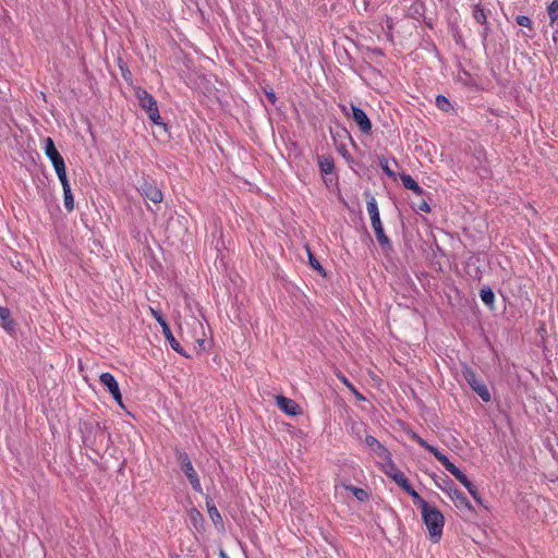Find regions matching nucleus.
I'll use <instances>...</instances> for the list:
<instances>
[{
    "label": "nucleus",
    "mask_w": 558,
    "mask_h": 558,
    "mask_svg": "<svg viewBox=\"0 0 558 558\" xmlns=\"http://www.w3.org/2000/svg\"><path fill=\"white\" fill-rule=\"evenodd\" d=\"M80 430L83 445L98 454L101 451H107L112 444L111 435L105 423L86 421L81 425Z\"/></svg>",
    "instance_id": "nucleus-1"
},
{
    "label": "nucleus",
    "mask_w": 558,
    "mask_h": 558,
    "mask_svg": "<svg viewBox=\"0 0 558 558\" xmlns=\"http://www.w3.org/2000/svg\"><path fill=\"white\" fill-rule=\"evenodd\" d=\"M366 208L371 218V223L374 229L376 240L381 248L385 256H388L393 252V245L391 240L387 236L384 230V226L380 220L379 209L375 197L369 193L365 192Z\"/></svg>",
    "instance_id": "nucleus-2"
},
{
    "label": "nucleus",
    "mask_w": 558,
    "mask_h": 558,
    "mask_svg": "<svg viewBox=\"0 0 558 558\" xmlns=\"http://www.w3.org/2000/svg\"><path fill=\"white\" fill-rule=\"evenodd\" d=\"M422 512V520L426 525L429 537L434 543H437L441 535L445 524V518L441 511L433 505L425 506Z\"/></svg>",
    "instance_id": "nucleus-3"
},
{
    "label": "nucleus",
    "mask_w": 558,
    "mask_h": 558,
    "mask_svg": "<svg viewBox=\"0 0 558 558\" xmlns=\"http://www.w3.org/2000/svg\"><path fill=\"white\" fill-rule=\"evenodd\" d=\"M135 96L138 100L140 107L147 113L148 119L155 125L162 126L165 130H167V125L161 120L157 101L154 96L143 87L135 88Z\"/></svg>",
    "instance_id": "nucleus-4"
},
{
    "label": "nucleus",
    "mask_w": 558,
    "mask_h": 558,
    "mask_svg": "<svg viewBox=\"0 0 558 558\" xmlns=\"http://www.w3.org/2000/svg\"><path fill=\"white\" fill-rule=\"evenodd\" d=\"M339 107L341 109V112L347 118L352 119L356 123V125L359 126L360 131L363 134H371L373 126L372 121L361 107L356 106L352 101L349 104V106L340 104Z\"/></svg>",
    "instance_id": "nucleus-5"
},
{
    "label": "nucleus",
    "mask_w": 558,
    "mask_h": 558,
    "mask_svg": "<svg viewBox=\"0 0 558 558\" xmlns=\"http://www.w3.org/2000/svg\"><path fill=\"white\" fill-rule=\"evenodd\" d=\"M174 454H175V459H177L178 463L180 464L181 471L184 473V475L189 480L192 488L195 492L201 493L202 492L201 481H199V477L191 462L189 454L180 448L174 449Z\"/></svg>",
    "instance_id": "nucleus-6"
},
{
    "label": "nucleus",
    "mask_w": 558,
    "mask_h": 558,
    "mask_svg": "<svg viewBox=\"0 0 558 558\" xmlns=\"http://www.w3.org/2000/svg\"><path fill=\"white\" fill-rule=\"evenodd\" d=\"M462 376L470 385L472 390L475 391L484 402H489L492 400L489 389L487 388L486 384L481 378H478L473 368L466 364H463Z\"/></svg>",
    "instance_id": "nucleus-7"
},
{
    "label": "nucleus",
    "mask_w": 558,
    "mask_h": 558,
    "mask_svg": "<svg viewBox=\"0 0 558 558\" xmlns=\"http://www.w3.org/2000/svg\"><path fill=\"white\" fill-rule=\"evenodd\" d=\"M150 312H151L153 317L160 325V327L162 329V333H163L166 340L168 341V343L170 344L171 349L173 351H175L177 353H179L180 355H182L186 359H190L191 355L186 353V351L182 348L180 342L174 338V336L171 331V328H170L169 324L167 323V320L165 319L162 313L160 311L154 310L151 307H150Z\"/></svg>",
    "instance_id": "nucleus-8"
},
{
    "label": "nucleus",
    "mask_w": 558,
    "mask_h": 558,
    "mask_svg": "<svg viewBox=\"0 0 558 558\" xmlns=\"http://www.w3.org/2000/svg\"><path fill=\"white\" fill-rule=\"evenodd\" d=\"M137 191L145 199H149L155 204H159L163 199L161 190L154 181H149L146 178H143L138 183Z\"/></svg>",
    "instance_id": "nucleus-9"
},
{
    "label": "nucleus",
    "mask_w": 558,
    "mask_h": 558,
    "mask_svg": "<svg viewBox=\"0 0 558 558\" xmlns=\"http://www.w3.org/2000/svg\"><path fill=\"white\" fill-rule=\"evenodd\" d=\"M44 151L46 157L52 163L54 171H59L63 168H66L63 157L57 149L53 140L49 136L44 138Z\"/></svg>",
    "instance_id": "nucleus-10"
},
{
    "label": "nucleus",
    "mask_w": 558,
    "mask_h": 558,
    "mask_svg": "<svg viewBox=\"0 0 558 558\" xmlns=\"http://www.w3.org/2000/svg\"><path fill=\"white\" fill-rule=\"evenodd\" d=\"M99 380L101 385L108 389L113 400L123 409L122 393L114 376L110 373H102Z\"/></svg>",
    "instance_id": "nucleus-11"
},
{
    "label": "nucleus",
    "mask_w": 558,
    "mask_h": 558,
    "mask_svg": "<svg viewBox=\"0 0 558 558\" xmlns=\"http://www.w3.org/2000/svg\"><path fill=\"white\" fill-rule=\"evenodd\" d=\"M56 173L62 185L64 207L69 213H71L74 209V196L66 175V168L56 171Z\"/></svg>",
    "instance_id": "nucleus-12"
},
{
    "label": "nucleus",
    "mask_w": 558,
    "mask_h": 558,
    "mask_svg": "<svg viewBox=\"0 0 558 558\" xmlns=\"http://www.w3.org/2000/svg\"><path fill=\"white\" fill-rule=\"evenodd\" d=\"M277 407L289 416H298L302 414L301 407L292 399L284 396L276 397Z\"/></svg>",
    "instance_id": "nucleus-13"
},
{
    "label": "nucleus",
    "mask_w": 558,
    "mask_h": 558,
    "mask_svg": "<svg viewBox=\"0 0 558 558\" xmlns=\"http://www.w3.org/2000/svg\"><path fill=\"white\" fill-rule=\"evenodd\" d=\"M365 444L375 454H377L383 460L391 454L390 451L374 436L367 435L365 437Z\"/></svg>",
    "instance_id": "nucleus-14"
},
{
    "label": "nucleus",
    "mask_w": 558,
    "mask_h": 558,
    "mask_svg": "<svg viewBox=\"0 0 558 558\" xmlns=\"http://www.w3.org/2000/svg\"><path fill=\"white\" fill-rule=\"evenodd\" d=\"M0 320L2 328L9 333H14L16 330V323L11 317V311L5 306H0Z\"/></svg>",
    "instance_id": "nucleus-15"
},
{
    "label": "nucleus",
    "mask_w": 558,
    "mask_h": 558,
    "mask_svg": "<svg viewBox=\"0 0 558 558\" xmlns=\"http://www.w3.org/2000/svg\"><path fill=\"white\" fill-rule=\"evenodd\" d=\"M400 180L402 182V185L407 190H411L418 196L425 194V191L418 185V183L410 174H408L405 172L400 173Z\"/></svg>",
    "instance_id": "nucleus-16"
},
{
    "label": "nucleus",
    "mask_w": 558,
    "mask_h": 558,
    "mask_svg": "<svg viewBox=\"0 0 558 558\" xmlns=\"http://www.w3.org/2000/svg\"><path fill=\"white\" fill-rule=\"evenodd\" d=\"M432 477L438 488H440L442 492L447 493L449 496L452 493V490L456 488L454 483L450 477L446 474H444L442 477H438L435 473L432 474Z\"/></svg>",
    "instance_id": "nucleus-17"
},
{
    "label": "nucleus",
    "mask_w": 558,
    "mask_h": 558,
    "mask_svg": "<svg viewBox=\"0 0 558 558\" xmlns=\"http://www.w3.org/2000/svg\"><path fill=\"white\" fill-rule=\"evenodd\" d=\"M318 165L322 174L328 175L331 174L335 170V161L330 156H318Z\"/></svg>",
    "instance_id": "nucleus-18"
},
{
    "label": "nucleus",
    "mask_w": 558,
    "mask_h": 558,
    "mask_svg": "<svg viewBox=\"0 0 558 558\" xmlns=\"http://www.w3.org/2000/svg\"><path fill=\"white\" fill-rule=\"evenodd\" d=\"M450 498L456 500L459 504V506H461V507H463V508H465L468 510H471V511L474 510L472 504L466 498V496L460 489H458L457 487L450 494Z\"/></svg>",
    "instance_id": "nucleus-19"
},
{
    "label": "nucleus",
    "mask_w": 558,
    "mask_h": 558,
    "mask_svg": "<svg viewBox=\"0 0 558 558\" xmlns=\"http://www.w3.org/2000/svg\"><path fill=\"white\" fill-rule=\"evenodd\" d=\"M482 2H471V5L473 8V12H472V15H473V19L481 25H486L487 24V15L484 11V9L482 8Z\"/></svg>",
    "instance_id": "nucleus-20"
},
{
    "label": "nucleus",
    "mask_w": 558,
    "mask_h": 558,
    "mask_svg": "<svg viewBox=\"0 0 558 558\" xmlns=\"http://www.w3.org/2000/svg\"><path fill=\"white\" fill-rule=\"evenodd\" d=\"M385 463L381 469L383 472L390 477L391 480L396 477V474H399L401 471L397 468L396 463L392 461L391 454L388 458L384 459Z\"/></svg>",
    "instance_id": "nucleus-21"
},
{
    "label": "nucleus",
    "mask_w": 558,
    "mask_h": 558,
    "mask_svg": "<svg viewBox=\"0 0 558 558\" xmlns=\"http://www.w3.org/2000/svg\"><path fill=\"white\" fill-rule=\"evenodd\" d=\"M306 248V253H307V258H308V264L310 266L317 270L318 274L326 278L327 277V272L326 270L324 269V267L320 265V263L318 262V259L315 257L314 253L311 251V248L308 247V245L305 246Z\"/></svg>",
    "instance_id": "nucleus-22"
},
{
    "label": "nucleus",
    "mask_w": 558,
    "mask_h": 558,
    "mask_svg": "<svg viewBox=\"0 0 558 558\" xmlns=\"http://www.w3.org/2000/svg\"><path fill=\"white\" fill-rule=\"evenodd\" d=\"M480 298L482 302L487 305L490 310L494 308L495 293L489 287H483L480 290Z\"/></svg>",
    "instance_id": "nucleus-23"
},
{
    "label": "nucleus",
    "mask_w": 558,
    "mask_h": 558,
    "mask_svg": "<svg viewBox=\"0 0 558 558\" xmlns=\"http://www.w3.org/2000/svg\"><path fill=\"white\" fill-rule=\"evenodd\" d=\"M208 514L216 527L223 529V520L216 506L208 507Z\"/></svg>",
    "instance_id": "nucleus-24"
},
{
    "label": "nucleus",
    "mask_w": 558,
    "mask_h": 558,
    "mask_svg": "<svg viewBox=\"0 0 558 558\" xmlns=\"http://www.w3.org/2000/svg\"><path fill=\"white\" fill-rule=\"evenodd\" d=\"M338 378L340 379V381L345 385L350 391L355 396V398L360 401H364L365 400V397L359 392V390L354 387V385L342 374H339L338 375Z\"/></svg>",
    "instance_id": "nucleus-25"
},
{
    "label": "nucleus",
    "mask_w": 558,
    "mask_h": 558,
    "mask_svg": "<svg viewBox=\"0 0 558 558\" xmlns=\"http://www.w3.org/2000/svg\"><path fill=\"white\" fill-rule=\"evenodd\" d=\"M405 493L411 496V498L413 499V502L415 505H418L420 508H421V511L424 509L425 506H429L430 504H428L425 499H423L420 494L411 486L409 489L405 490Z\"/></svg>",
    "instance_id": "nucleus-26"
},
{
    "label": "nucleus",
    "mask_w": 558,
    "mask_h": 558,
    "mask_svg": "<svg viewBox=\"0 0 558 558\" xmlns=\"http://www.w3.org/2000/svg\"><path fill=\"white\" fill-rule=\"evenodd\" d=\"M435 104L436 107L444 112H449L450 110L453 109L449 99L444 95H438L436 97Z\"/></svg>",
    "instance_id": "nucleus-27"
},
{
    "label": "nucleus",
    "mask_w": 558,
    "mask_h": 558,
    "mask_svg": "<svg viewBox=\"0 0 558 558\" xmlns=\"http://www.w3.org/2000/svg\"><path fill=\"white\" fill-rule=\"evenodd\" d=\"M549 23L553 25L558 20V0L551 1L547 7Z\"/></svg>",
    "instance_id": "nucleus-28"
},
{
    "label": "nucleus",
    "mask_w": 558,
    "mask_h": 558,
    "mask_svg": "<svg viewBox=\"0 0 558 558\" xmlns=\"http://www.w3.org/2000/svg\"><path fill=\"white\" fill-rule=\"evenodd\" d=\"M395 483L400 486L404 492L409 489L412 485L410 484L405 474L401 471L399 474H396V477L392 478Z\"/></svg>",
    "instance_id": "nucleus-29"
},
{
    "label": "nucleus",
    "mask_w": 558,
    "mask_h": 558,
    "mask_svg": "<svg viewBox=\"0 0 558 558\" xmlns=\"http://www.w3.org/2000/svg\"><path fill=\"white\" fill-rule=\"evenodd\" d=\"M118 65L121 71V75H122L123 80L128 83H132V73L129 70L126 63L123 62V60L121 58L118 59Z\"/></svg>",
    "instance_id": "nucleus-30"
},
{
    "label": "nucleus",
    "mask_w": 558,
    "mask_h": 558,
    "mask_svg": "<svg viewBox=\"0 0 558 558\" xmlns=\"http://www.w3.org/2000/svg\"><path fill=\"white\" fill-rule=\"evenodd\" d=\"M347 489L351 490L354 497L360 501H365L368 499V494L365 489L355 487V486H348Z\"/></svg>",
    "instance_id": "nucleus-31"
},
{
    "label": "nucleus",
    "mask_w": 558,
    "mask_h": 558,
    "mask_svg": "<svg viewBox=\"0 0 558 558\" xmlns=\"http://www.w3.org/2000/svg\"><path fill=\"white\" fill-rule=\"evenodd\" d=\"M410 436L414 441H416L422 448L426 449L428 452L435 447L433 445H429L413 430L410 433Z\"/></svg>",
    "instance_id": "nucleus-32"
},
{
    "label": "nucleus",
    "mask_w": 558,
    "mask_h": 558,
    "mask_svg": "<svg viewBox=\"0 0 558 558\" xmlns=\"http://www.w3.org/2000/svg\"><path fill=\"white\" fill-rule=\"evenodd\" d=\"M378 160H379V166H380L381 170L384 171V173L386 175H388L389 178H395L396 173L389 168L388 159L385 158L384 156H381L378 158Z\"/></svg>",
    "instance_id": "nucleus-33"
},
{
    "label": "nucleus",
    "mask_w": 558,
    "mask_h": 558,
    "mask_svg": "<svg viewBox=\"0 0 558 558\" xmlns=\"http://www.w3.org/2000/svg\"><path fill=\"white\" fill-rule=\"evenodd\" d=\"M515 22L518 25L522 27H527L532 29V20L526 15H518L515 17Z\"/></svg>",
    "instance_id": "nucleus-34"
},
{
    "label": "nucleus",
    "mask_w": 558,
    "mask_h": 558,
    "mask_svg": "<svg viewBox=\"0 0 558 558\" xmlns=\"http://www.w3.org/2000/svg\"><path fill=\"white\" fill-rule=\"evenodd\" d=\"M430 453L434 454V457L442 464L445 465L450 460L446 454H444L441 451L438 450V448L434 447L430 451Z\"/></svg>",
    "instance_id": "nucleus-35"
},
{
    "label": "nucleus",
    "mask_w": 558,
    "mask_h": 558,
    "mask_svg": "<svg viewBox=\"0 0 558 558\" xmlns=\"http://www.w3.org/2000/svg\"><path fill=\"white\" fill-rule=\"evenodd\" d=\"M453 39L457 45H461L462 47H465L464 40L462 38V35L460 34V31L458 27H456L452 32Z\"/></svg>",
    "instance_id": "nucleus-36"
},
{
    "label": "nucleus",
    "mask_w": 558,
    "mask_h": 558,
    "mask_svg": "<svg viewBox=\"0 0 558 558\" xmlns=\"http://www.w3.org/2000/svg\"><path fill=\"white\" fill-rule=\"evenodd\" d=\"M482 26H483V31L481 32V37H482L483 45L486 46V40L490 33V26H489L488 22L486 25H482Z\"/></svg>",
    "instance_id": "nucleus-37"
},
{
    "label": "nucleus",
    "mask_w": 558,
    "mask_h": 558,
    "mask_svg": "<svg viewBox=\"0 0 558 558\" xmlns=\"http://www.w3.org/2000/svg\"><path fill=\"white\" fill-rule=\"evenodd\" d=\"M416 210L418 211H423V213H429L430 211V206L429 204L425 201V199H422L417 205L416 207H414Z\"/></svg>",
    "instance_id": "nucleus-38"
},
{
    "label": "nucleus",
    "mask_w": 558,
    "mask_h": 558,
    "mask_svg": "<svg viewBox=\"0 0 558 558\" xmlns=\"http://www.w3.org/2000/svg\"><path fill=\"white\" fill-rule=\"evenodd\" d=\"M469 494L473 497V499H474L477 504H480V505H482V506H483V498H482V496L480 495L478 489H477V487H476V486H475L474 488H472V490H470V492H469Z\"/></svg>",
    "instance_id": "nucleus-39"
},
{
    "label": "nucleus",
    "mask_w": 558,
    "mask_h": 558,
    "mask_svg": "<svg viewBox=\"0 0 558 558\" xmlns=\"http://www.w3.org/2000/svg\"><path fill=\"white\" fill-rule=\"evenodd\" d=\"M469 494L473 497V499H474L477 504H480V505H482V506H483V498H482V496L480 495L478 489H477V487H476V486H475L474 488H472V490H470V492H469Z\"/></svg>",
    "instance_id": "nucleus-40"
},
{
    "label": "nucleus",
    "mask_w": 558,
    "mask_h": 558,
    "mask_svg": "<svg viewBox=\"0 0 558 558\" xmlns=\"http://www.w3.org/2000/svg\"><path fill=\"white\" fill-rule=\"evenodd\" d=\"M469 494L473 497V499H474L477 504H480V505H482V506H483V498H482V496L480 495L478 489H477V487H476V486H475L474 488H472V490H470V492H469Z\"/></svg>",
    "instance_id": "nucleus-41"
},
{
    "label": "nucleus",
    "mask_w": 558,
    "mask_h": 558,
    "mask_svg": "<svg viewBox=\"0 0 558 558\" xmlns=\"http://www.w3.org/2000/svg\"><path fill=\"white\" fill-rule=\"evenodd\" d=\"M469 494L473 497V499H474L477 504H480V505H482V506H483V498H482V496L480 495L478 489H477V487H476V486H475L474 488H472V490H470V492H469Z\"/></svg>",
    "instance_id": "nucleus-42"
},
{
    "label": "nucleus",
    "mask_w": 558,
    "mask_h": 558,
    "mask_svg": "<svg viewBox=\"0 0 558 558\" xmlns=\"http://www.w3.org/2000/svg\"><path fill=\"white\" fill-rule=\"evenodd\" d=\"M265 95L267 97V99L272 104L275 105L276 101H277V96H276V93L270 89V90H265Z\"/></svg>",
    "instance_id": "nucleus-43"
},
{
    "label": "nucleus",
    "mask_w": 558,
    "mask_h": 558,
    "mask_svg": "<svg viewBox=\"0 0 558 558\" xmlns=\"http://www.w3.org/2000/svg\"><path fill=\"white\" fill-rule=\"evenodd\" d=\"M338 150L342 155V157L345 158L347 160H349L351 158V155L348 151V149L345 148V145H341L340 147H338Z\"/></svg>",
    "instance_id": "nucleus-44"
},
{
    "label": "nucleus",
    "mask_w": 558,
    "mask_h": 558,
    "mask_svg": "<svg viewBox=\"0 0 558 558\" xmlns=\"http://www.w3.org/2000/svg\"><path fill=\"white\" fill-rule=\"evenodd\" d=\"M452 475L461 483L465 477L466 475L458 468L453 473Z\"/></svg>",
    "instance_id": "nucleus-45"
},
{
    "label": "nucleus",
    "mask_w": 558,
    "mask_h": 558,
    "mask_svg": "<svg viewBox=\"0 0 558 558\" xmlns=\"http://www.w3.org/2000/svg\"><path fill=\"white\" fill-rule=\"evenodd\" d=\"M444 466L451 474L458 469L451 461L447 462Z\"/></svg>",
    "instance_id": "nucleus-46"
},
{
    "label": "nucleus",
    "mask_w": 558,
    "mask_h": 558,
    "mask_svg": "<svg viewBox=\"0 0 558 558\" xmlns=\"http://www.w3.org/2000/svg\"><path fill=\"white\" fill-rule=\"evenodd\" d=\"M371 51H372V53H374L376 56H380V57L384 56V50L381 48L375 47Z\"/></svg>",
    "instance_id": "nucleus-47"
},
{
    "label": "nucleus",
    "mask_w": 558,
    "mask_h": 558,
    "mask_svg": "<svg viewBox=\"0 0 558 558\" xmlns=\"http://www.w3.org/2000/svg\"><path fill=\"white\" fill-rule=\"evenodd\" d=\"M386 25H387V28H388L389 31H391V29L393 28V21H392V19H391V17L387 16V19H386Z\"/></svg>",
    "instance_id": "nucleus-48"
},
{
    "label": "nucleus",
    "mask_w": 558,
    "mask_h": 558,
    "mask_svg": "<svg viewBox=\"0 0 558 558\" xmlns=\"http://www.w3.org/2000/svg\"><path fill=\"white\" fill-rule=\"evenodd\" d=\"M213 506H215L213 499L207 496L206 497V507L208 508V507H213Z\"/></svg>",
    "instance_id": "nucleus-49"
},
{
    "label": "nucleus",
    "mask_w": 558,
    "mask_h": 558,
    "mask_svg": "<svg viewBox=\"0 0 558 558\" xmlns=\"http://www.w3.org/2000/svg\"><path fill=\"white\" fill-rule=\"evenodd\" d=\"M219 557L220 558H229V556L227 555V553L223 549L219 550Z\"/></svg>",
    "instance_id": "nucleus-50"
},
{
    "label": "nucleus",
    "mask_w": 558,
    "mask_h": 558,
    "mask_svg": "<svg viewBox=\"0 0 558 558\" xmlns=\"http://www.w3.org/2000/svg\"><path fill=\"white\" fill-rule=\"evenodd\" d=\"M475 485L470 481V483H468V485L465 486L466 490L470 492L472 490V488H474Z\"/></svg>",
    "instance_id": "nucleus-51"
},
{
    "label": "nucleus",
    "mask_w": 558,
    "mask_h": 558,
    "mask_svg": "<svg viewBox=\"0 0 558 558\" xmlns=\"http://www.w3.org/2000/svg\"><path fill=\"white\" fill-rule=\"evenodd\" d=\"M468 483H470V480L468 478V476L461 482V484L465 487L468 485Z\"/></svg>",
    "instance_id": "nucleus-52"
},
{
    "label": "nucleus",
    "mask_w": 558,
    "mask_h": 558,
    "mask_svg": "<svg viewBox=\"0 0 558 558\" xmlns=\"http://www.w3.org/2000/svg\"><path fill=\"white\" fill-rule=\"evenodd\" d=\"M463 72V76H470V73L465 70L462 71Z\"/></svg>",
    "instance_id": "nucleus-53"
},
{
    "label": "nucleus",
    "mask_w": 558,
    "mask_h": 558,
    "mask_svg": "<svg viewBox=\"0 0 558 558\" xmlns=\"http://www.w3.org/2000/svg\"><path fill=\"white\" fill-rule=\"evenodd\" d=\"M470 2H482V0H469Z\"/></svg>",
    "instance_id": "nucleus-54"
},
{
    "label": "nucleus",
    "mask_w": 558,
    "mask_h": 558,
    "mask_svg": "<svg viewBox=\"0 0 558 558\" xmlns=\"http://www.w3.org/2000/svg\"><path fill=\"white\" fill-rule=\"evenodd\" d=\"M204 342H205V340H199V341H198L199 345H203V344H204Z\"/></svg>",
    "instance_id": "nucleus-55"
},
{
    "label": "nucleus",
    "mask_w": 558,
    "mask_h": 558,
    "mask_svg": "<svg viewBox=\"0 0 558 558\" xmlns=\"http://www.w3.org/2000/svg\"><path fill=\"white\" fill-rule=\"evenodd\" d=\"M472 260V257L466 262V265H470Z\"/></svg>",
    "instance_id": "nucleus-56"
}]
</instances>
